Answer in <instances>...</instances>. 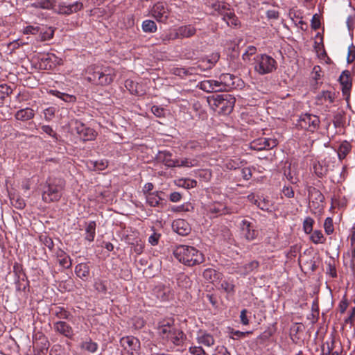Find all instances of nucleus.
I'll return each instance as SVG.
<instances>
[{
    "label": "nucleus",
    "instance_id": "nucleus-10",
    "mask_svg": "<svg viewBox=\"0 0 355 355\" xmlns=\"http://www.w3.org/2000/svg\"><path fill=\"white\" fill-rule=\"evenodd\" d=\"M53 329L56 333L69 339H71L74 336L72 327L64 321L60 320L54 322Z\"/></svg>",
    "mask_w": 355,
    "mask_h": 355
},
{
    "label": "nucleus",
    "instance_id": "nucleus-14",
    "mask_svg": "<svg viewBox=\"0 0 355 355\" xmlns=\"http://www.w3.org/2000/svg\"><path fill=\"white\" fill-rule=\"evenodd\" d=\"M235 98L230 94H225V96L220 105V107L217 109V112L222 114H230L234 106Z\"/></svg>",
    "mask_w": 355,
    "mask_h": 355
},
{
    "label": "nucleus",
    "instance_id": "nucleus-45",
    "mask_svg": "<svg viewBox=\"0 0 355 355\" xmlns=\"http://www.w3.org/2000/svg\"><path fill=\"white\" fill-rule=\"evenodd\" d=\"M309 196L311 198H314L315 200L318 202H322L324 200V196L323 194L317 189L312 188L311 190H309Z\"/></svg>",
    "mask_w": 355,
    "mask_h": 355
},
{
    "label": "nucleus",
    "instance_id": "nucleus-21",
    "mask_svg": "<svg viewBox=\"0 0 355 355\" xmlns=\"http://www.w3.org/2000/svg\"><path fill=\"white\" fill-rule=\"evenodd\" d=\"M153 293L157 298L163 301L169 300L172 295L171 288L164 285H157L155 286L153 289Z\"/></svg>",
    "mask_w": 355,
    "mask_h": 355
},
{
    "label": "nucleus",
    "instance_id": "nucleus-53",
    "mask_svg": "<svg viewBox=\"0 0 355 355\" xmlns=\"http://www.w3.org/2000/svg\"><path fill=\"white\" fill-rule=\"evenodd\" d=\"M41 129L43 132L47 134L48 135L53 138L55 140L58 139L57 134L50 125H43L41 126Z\"/></svg>",
    "mask_w": 355,
    "mask_h": 355
},
{
    "label": "nucleus",
    "instance_id": "nucleus-27",
    "mask_svg": "<svg viewBox=\"0 0 355 355\" xmlns=\"http://www.w3.org/2000/svg\"><path fill=\"white\" fill-rule=\"evenodd\" d=\"M172 155L168 151H159L157 159L168 167H175V159L171 158Z\"/></svg>",
    "mask_w": 355,
    "mask_h": 355
},
{
    "label": "nucleus",
    "instance_id": "nucleus-38",
    "mask_svg": "<svg viewBox=\"0 0 355 355\" xmlns=\"http://www.w3.org/2000/svg\"><path fill=\"white\" fill-rule=\"evenodd\" d=\"M351 149V144L348 141H344L338 148V155L339 159H343L346 157V155L350 152Z\"/></svg>",
    "mask_w": 355,
    "mask_h": 355
},
{
    "label": "nucleus",
    "instance_id": "nucleus-39",
    "mask_svg": "<svg viewBox=\"0 0 355 355\" xmlns=\"http://www.w3.org/2000/svg\"><path fill=\"white\" fill-rule=\"evenodd\" d=\"M141 28L144 32L148 33H155L157 29L155 22L150 19L144 20L142 22Z\"/></svg>",
    "mask_w": 355,
    "mask_h": 355
},
{
    "label": "nucleus",
    "instance_id": "nucleus-36",
    "mask_svg": "<svg viewBox=\"0 0 355 355\" xmlns=\"http://www.w3.org/2000/svg\"><path fill=\"white\" fill-rule=\"evenodd\" d=\"M53 314L59 319H66L70 320L71 317V314L70 312L67 311L64 308L57 306L54 309H52Z\"/></svg>",
    "mask_w": 355,
    "mask_h": 355
},
{
    "label": "nucleus",
    "instance_id": "nucleus-31",
    "mask_svg": "<svg viewBox=\"0 0 355 355\" xmlns=\"http://www.w3.org/2000/svg\"><path fill=\"white\" fill-rule=\"evenodd\" d=\"M225 96V94H214L207 98V102L210 107H211V109L217 112V109L220 107V105L223 101Z\"/></svg>",
    "mask_w": 355,
    "mask_h": 355
},
{
    "label": "nucleus",
    "instance_id": "nucleus-25",
    "mask_svg": "<svg viewBox=\"0 0 355 355\" xmlns=\"http://www.w3.org/2000/svg\"><path fill=\"white\" fill-rule=\"evenodd\" d=\"M171 73L184 78L188 76L197 74L196 67H189L185 69L183 67H174L171 70Z\"/></svg>",
    "mask_w": 355,
    "mask_h": 355
},
{
    "label": "nucleus",
    "instance_id": "nucleus-18",
    "mask_svg": "<svg viewBox=\"0 0 355 355\" xmlns=\"http://www.w3.org/2000/svg\"><path fill=\"white\" fill-rule=\"evenodd\" d=\"M340 83L342 86V92L344 95H349L352 88V80L349 71H344L339 77Z\"/></svg>",
    "mask_w": 355,
    "mask_h": 355
},
{
    "label": "nucleus",
    "instance_id": "nucleus-29",
    "mask_svg": "<svg viewBox=\"0 0 355 355\" xmlns=\"http://www.w3.org/2000/svg\"><path fill=\"white\" fill-rule=\"evenodd\" d=\"M208 211L213 215H223L230 213L228 209L221 203H214L208 207Z\"/></svg>",
    "mask_w": 355,
    "mask_h": 355
},
{
    "label": "nucleus",
    "instance_id": "nucleus-40",
    "mask_svg": "<svg viewBox=\"0 0 355 355\" xmlns=\"http://www.w3.org/2000/svg\"><path fill=\"white\" fill-rule=\"evenodd\" d=\"M108 166V162L105 159H101L97 161H90L88 163V166L94 170L103 171Z\"/></svg>",
    "mask_w": 355,
    "mask_h": 355
},
{
    "label": "nucleus",
    "instance_id": "nucleus-42",
    "mask_svg": "<svg viewBox=\"0 0 355 355\" xmlns=\"http://www.w3.org/2000/svg\"><path fill=\"white\" fill-rule=\"evenodd\" d=\"M40 37L41 41H47L53 38L54 29L52 27H48L44 31H40Z\"/></svg>",
    "mask_w": 355,
    "mask_h": 355
},
{
    "label": "nucleus",
    "instance_id": "nucleus-4",
    "mask_svg": "<svg viewBox=\"0 0 355 355\" xmlns=\"http://www.w3.org/2000/svg\"><path fill=\"white\" fill-rule=\"evenodd\" d=\"M277 62L270 55L266 53L259 54L254 58V69L259 75L272 73L277 69Z\"/></svg>",
    "mask_w": 355,
    "mask_h": 355
},
{
    "label": "nucleus",
    "instance_id": "nucleus-3",
    "mask_svg": "<svg viewBox=\"0 0 355 355\" xmlns=\"http://www.w3.org/2000/svg\"><path fill=\"white\" fill-rule=\"evenodd\" d=\"M175 257L183 264L193 266L204 261V256L196 248L189 245H179L174 252Z\"/></svg>",
    "mask_w": 355,
    "mask_h": 355
},
{
    "label": "nucleus",
    "instance_id": "nucleus-23",
    "mask_svg": "<svg viewBox=\"0 0 355 355\" xmlns=\"http://www.w3.org/2000/svg\"><path fill=\"white\" fill-rule=\"evenodd\" d=\"M55 6L56 0H36L30 4L32 8L44 10H55Z\"/></svg>",
    "mask_w": 355,
    "mask_h": 355
},
{
    "label": "nucleus",
    "instance_id": "nucleus-15",
    "mask_svg": "<svg viewBox=\"0 0 355 355\" xmlns=\"http://www.w3.org/2000/svg\"><path fill=\"white\" fill-rule=\"evenodd\" d=\"M13 272L15 273V275L16 277L15 279V283H16V288L18 291H25L26 286L28 285V283H26V284L22 285L19 283L20 280L24 281L25 274L23 272V267L22 265L19 263H15L13 266Z\"/></svg>",
    "mask_w": 355,
    "mask_h": 355
},
{
    "label": "nucleus",
    "instance_id": "nucleus-48",
    "mask_svg": "<svg viewBox=\"0 0 355 355\" xmlns=\"http://www.w3.org/2000/svg\"><path fill=\"white\" fill-rule=\"evenodd\" d=\"M321 69L319 66H315L313 69L312 71V78L314 80L315 83L312 84L313 86L317 88V86L318 85V80L320 79L321 78Z\"/></svg>",
    "mask_w": 355,
    "mask_h": 355
},
{
    "label": "nucleus",
    "instance_id": "nucleus-33",
    "mask_svg": "<svg viewBox=\"0 0 355 355\" xmlns=\"http://www.w3.org/2000/svg\"><path fill=\"white\" fill-rule=\"evenodd\" d=\"M80 347L81 349L88 352L95 353L98 349V345L88 338L80 343Z\"/></svg>",
    "mask_w": 355,
    "mask_h": 355
},
{
    "label": "nucleus",
    "instance_id": "nucleus-52",
    "mask_svg": "<svg viewBox=\"0 0 355 355\" xmlns=\"http://www.w3.org/2000/svg\"><path fill=\"white\" fill-rule=\"evenodd\" d=\"M194 161L189 160V159H184L182 160L175 159V167H180V166H186V167H192L195 166V164L193 163Z\"/></svg>",
    "mask_w": 355,
    "mask_h": 355
},
{
    "label": "nucleus",
    "instance_id": "nucleus-43",
    "mask_svg": "<svg viewBox=\"0 0 355 355\" xmlns=\"http://www.w3.org/2000/svg\"><path fill=\"white\" fill-rule=\"evenodd\" d=\"M162 40L166 43V42H168L170 40H174L176 39H179V35L178 34L177 29H175L173 31H171L168 33H164L161 37Z\"/></svg>",
    "mask_w": 355,
    "mask_h": 355
},
{
    "label": "nucleus",
    "instance_id": "nucleus-61",
    "mask_svg": "<svg viewBox=\"0 0 355 355\" xmlns=\"http://www.w3.org/2000/svg\"><path fill=\"white\" fill-rule=\"evenodd\" d=\"M347 62L351 63L355 59V46L352 44L348 48Z\"/></svg>",
    "mask_w": 355,
    "mask_h": 355
},
{
    "label": "nucleus",
    "instance_id": "nucleus-64",
    "mask_svg": "<svg viewBox=\"0 0 355 355\" xmlns=\"http://www.w3.org/2000/svg\"><path fill=\"white\" fill-rule=\"evenodd\" d=\"M319 316V309L316 303L313 302L312 305V313L311 317L313 322H315L318 320Z\"/></svg>",
    "mask_w": 355,
    "mask_h": 355
},
{
    "label": "nucleus",
    "instance_id": "nucleus-28",
    "mask_svg": "<svg viewBox=\"0 0 355 355\" xmlns=\"http://www.w3.org/2000/svg\"><path fill=\"white\" fill-rule=\"evenodd\" d=\"M75 273L82 280L85 281L89 275V266L86 263H80L75 267Z\"/></svg>",
    "mask_w": 355,
    "mask_h": 355
},
{
    "label": "nucleus",
    "instance_id": "nucleus-6",
    "mask_svg": "<svg viewBox=\"0 0 355 355\" xmlns=\"http://www.w3.org/2000/svg\"><path fill=\"white\" fill-rule=\"evenodd\" d=\"M320 123L318 116L306 113L300 116L297 125L302 129L314 132L319 128Z\"/></svg>",
    "mask_w": 355,
    "mask_h": 355
},
{
    "label": "nucleus",
    "instance_id": "nucleus-5",
    "mask_svg": "<svg viewBox=\"0 0 355 355\" xmlns=\"http://www.w3.org/2000/svg\"><path fill=\"white\" fill-rule=\"evenodd\" d=\"M72 131L76 133L80 139L83 141H92L96 137V131L87 127L83 123L78 120L71 121Z\"/></svg>",
    "mask_w": 355,
    "mask_h": 355
},
{
    "label": "nucleus",
    "instance_id": "nucleus-8",
    "mask_svg": "<svg viewBox=\"0 0 355 355\" xmlns=\"http://www.w3.org/2000/svg\"><path fill=\"white\" fill-rule=\"evenodd\" d=\"M149 13L157 21L165 22L169 17L170 10L166 3L157 2L150 8Z\"/></svg>",
    "mask_w": 355,
    "mask_h": 355
},
{
    "label": "nucleus",
    "instance_id": "nucleus-12",
    "mask_svg": "<svg viewBox=\"0 0 355 355\" xmlns=\"http://www.w3.org/2000/svg\"><path fill=\"white\" fill-rule=\"evenodd\" d=\"M174 320L171 318L163 320L158 323L157 331L159 335L163 340L166 337H168V335L172 329L174 327Z\"/></svg>",
    "mask_w": 355,
    "mask_h": 355
},
{
    "label": "nucleus",
    "instance_id": "nucleus-30",
    "mask_svg": "<svg viewBox=\"0 0 355 355\" xmlns=\"http://www.w3.org/2000/svg\"><path fill=\"white\" fill-rule=\"evenodd\" d=\"M220 83L225 88V91L234 87V79L236 77L230 73H223L220 76Z\"/></svg>",
    "mask_w": 355,
    "mask_h": 355
},
{
    "label": "nucleus",
    "instance_id": "nucleus-50",
    "mask_svg": "<svg viewBox=\"0 0 355 355\" xmlns=\"http://www.w3.org/2000/svg\"><path fill=\"white\" fill-rule=\"evenodd\" d=\"M257 52V48L254 46H249L247 47L245 51L242 55L243 60L245 61L250 60V57L253 55Z\"/></svg>",
    "mask_w": 355,
    "mask_h": 355
},
{
    "label": "nucleus",
    "instance_id": "nucleus-56",
    "mask_svg": "<svg viewBox=\"0 0 355 355\" xmlns=\"http://www.w3.org/2000/svg\"><path fill=\"white\" fill-rule=\"evenodd\" d=\"M189 351L192 355H207L201 346H191L189 347Z\"/></svg>",
    "mask_w": 355,
    "mask_h": 355
},
{
    "label": "nucleus",
    "instance_id": "nucleus-2",
    "mask_svg": "<svg viewBox=\"0 0 355 355\" xmlns=\"http://www.w3.org/2000/svg\"><path fill=\"white\" fill-rule=\"evenodd\" d=\"M89 82L101 85L110 84L115 77L114 70L110 67L91 65L86 69Z\"/></svg>",
    "mask_w": 355,
    "mask_h": 355
},
{
    "label": "nucleus",
    "instance_id": "nucleus-34",
    "mask_svg": "<svg viewBox=\"0 0 355 355\" xmlns=\"http://www.w3.org/2000/svg\"><path fill=\"white\" fill-rule=\"evenodd\" d=\"M221 277V274L212 268H207L203 272V277L211 283L216 282Z\"/></svg>",
    "mask_w": 355,
    "mask_h": 355
},
{
    "label": "nucleus",
    "instance_id": "nucleus-19",
    "mask_svg": "<svg viewBox=\"0 0 355 355\" xmlns=\"http://www.w3.org/2000/svg\"><path fill=\"white\" fill-rule=\"evenodd\" d=\"M336 98L335 93L331 91H322L316 96V102L318 105L333 103Z\"/></svg>",
    "mask_w": 355,
    "mask_h": 355
},
{
    "label": "nucleus",
    "instance_id": "nucleus-9",
    "mask_svg": "<svg viewBox=\"0 0 355 355\" xmlns=\"http://www.w3.org/2000/svg\"><path fill=\"white\" fill-rule=\"evenodd\" d=\"M277 145L276 139L271 138H260L253 141L250 144V148L255 150H263L266 149H270L275 147Z\"/></svg>",
    "mask_w": 355,
    "mask_h": 355
},
{
    "label": "nucleus",
    "instance_id": "nucleus-11",
    "mask_svg": "<svg viewBox=\"0 0 355 355\" xmlns=\"http://www.w3.org/2000/svg\"><path fill=\"white\" fill-rule=\"evenodd\" d=\"M240 225L241 234L246 240L252 241L257 237V232L250 222L247 220H243Z\"/></svg>",
    "mask_w": 355,
    "mask_h": 355
},
{
    "label": "nucleus",
    "instance_id": "nucleus-54",
    "mask_svg": "<svg viewBox=\"0 0 355 355\" xmlns=\"http://www.w3.org/2000/svg\"><path fill=\"white\" fill-rule=\"evenodd\" d=\"M211 85L213 87V92H223L225 91V88L223 85L222 83H220V78L218 80H211Z\"/></svg>",
    "mask_w": 355,
    "mask_h": 355
},
{
    "label": "nucleus",
    "instance_id": "nucleus-59",
    "mask_svg": "<svg viewBox=\"0 0 355 355\" xmlns=\"http://www.w3.org/2000/svg\"><path fill=\"white\" fill-rule=\"evenodd\" d=\"M83 8V4L80 1H76L71 4H69V9L71 15L72 13L77 12L78 11Z\"/></svg>",
    "mask_w": 355,
    "mask_h": 355
},
{
    "label": "nucleus",
    "instance_id": "nucleus-63",
    "mask_svg": "<svg viewBox=\"0 0 355 355\" xmlns=\"http://www.w3.org/2000/svg\"><path fill=\"white\" fill-rule=\"evenodd\" d=\"M60 266L64 268H69L71 265L70 257L67 255L64 256L62 259H59L58 260Z\"/></svg>",
    "mask_w": 355,
    "mask_h": 355
},
{
    "label": "nucleus",
    "instance_id": "nucleus-17",
    "mask_svg": "<svg viewBox=\"0 0 355 355\" xmlns=\"http://www.w3.org/2000/svg\"><path fill=\"white\" fill-rule=\"evenodd\" d=\"M168 336V337H166L164 340L171 342L175 345H180L183 343L184 338V333L175 327L170 331Z\"/></svg>",
    "mask_w": 355,
    "mask_h": 355
},
{
    "label": "nucleus",
    "instance_id": "nucleus-62",
    "mask_svg": "<svg viewBox=\"0 0 355 355\" xmlns=\"http://www.w3.org/2000/svg\"><path fill=\"white\" fill-rule=\"evenodd\" d=\"M151 111L157 117H162L164 115V110L157 105H153L151 107Z\"/></svg>",
    "mask_w": 355,
    "mask_h": 355
},
{
    "label": "nucleus",
    "instance_id": "nucleus-60",
    "mask_svg": "<svg viewBox=\"0 0 355 355\" xmlns=\"http://www.w3.org/2000/svg\"><path fill=\"white\" fill-rule=\"evenodd\" d=\"M234 288V286L232 284H231L227 281H223L220 284V288L224 290L227 293H233Z\"/></svg>",
    "mask_w": 355,
    "mask_h": 355
},
{
    "label": "nucleus",
    "instance_id": "nucleus-46",
    "mask_svg": "<svg viewBox=\"0 0 355 355\" xmlns=\"http://www.w3.org/2000/svg\"><path fill=\"white\" fill-rule=\"evenodd\" d=\"M314 220L311 217L305 218L303 223V229L306 234H310L313 231Z\"/></svg>",
    "mask_w": 355,
    "mask_h": 355
},
{
    "label": "nucleus",
    "instance_id": "nucleus-1",
    "mask_svg": "<svg viewBox=\"0 0 355 355\" xmlns=\"http://www.w3.org/2000/svg\"><path fill=\"white\" fill-rule=\"evenodd\" d=\"M65 181L61 178L49 177L42 185V199L46 203L58 202L62 196Z\"/></svg>",
    "mask_w": 355,
    "mask_h": 355
},
{
    "label": "nucleus",
    "instance_id": "nucleus-26",
    "mask_svg": "<svg viewBox=\"0 0 355 355\" xmlns=\"http://www.w3.org/2000/svg\"><path fill=\"white\" fill-rule=\"evenodd\" d=\"M162 191H154L148 193L146 196V202L150 207H158L160 204V201L162 200V198L160 194Z\"/></svg>",
    "mask_w": 355,
    "mask_h": 355
},
{
    "label": "nucleus",
    "instance_id": "nucleus-16",
    "mask_svg": "<svg viewBox=\"0 0 355 355\" xmlns=\"http://www.w3.org/2000/svg\"><path fill=\"white\" fill-rule=\"evenodd\" d=\"M196 340L198 344L210 347L215 343L213 336L206 331L199 330L197 333Z\"/></svg>",
    "mask_w": 355,
    "mask_h": 355
},
{
    "label": "nucleus",
    "instance_id": "nucleus-41",
    "mask_svg": "<svg viewBox=\"0 0 355 355\" xmlns=\"http://www.w3.org/2000/svg\"><path fill=\"white\" fill-rule=\"evenodd\" d=\"M311 241L314 244H320L325 242V238L320 230H315L310 236Z\"/></svg>",
    "mask_w": 355,
    "mask_h": 355
},
{
    "label": "nucleus",
    "instance_id": "nucleus-24",
    "mask_svg": "<svg viewBox=\"0 0 355 355\" xmlns=\"http://www.w3.org/2000/svg\"><path fill=\"white\" fill-rule=\"evenodd\" d=\"M35 116V112L33 109L30 107H26L24 109H21L18 110L15 114V117L17 120L26 121L30 119H32Z\"/></svg>",
    "mask_w": 355,
    "mask_h": 355
},
{
    "label": "nucleus",
    "instance_id": "nucleus-44",
    "mask_svg": "<svg viewBox=\"0 0 355 355\" xmlns=\"http://www.w3.org/2000/svg\"><path fill=\"white\" fill-rule=\"evenodd\" d=\"M55 12L59 15H71L69 5H65L64 3H60Z\"/></svg>",
    "mask_w": 355,
    "mask_h": 355
},
{
    "label": "nucleus",
    "instance_id": "nucleus-55",
    "mask_svg": "<svg viewBox=\"0 0 355 355\" xmlns=\"http://www.w3.org/2000/svg\"><path fill=\"white\" fill-rule=\"evenodd\" d=\"M55 112V108L53 107H49L44 110V116L46 121H51Z\"/></svg>",
    "mask_w": 355,
    "mask_h": 355
},
{
    "label": "nucleus",
    "instance_id": "nucleus-51",
    "mask_svg": "<svg viewBox=\"0 0 355 355\" xmlns=\"http://www.w3.org/2000/svg\"><path fill=\"white\" fill-rule=\"evenodd\" d=\"M314 173L318 177H322L327 172V168L323 167L320 162L315 163L313 165Z\"/></svg>",
    "mask_w": 355,
    "mask_h": 355
},
{
    "label": "nucleus",
    "instance_id": "nucleus-22",
    "mask_svg": "<svg viewBox=\"0 0 355 355\" xmlns=\"http://www.w3.org/2000/svg\"><path fill=\"white\" fill-rule=\"evenodd\" d=\"M180 38H189L193 36L197 31L196 27L191 24L184 25L176 28Z\"/></svg>",
    "mask_w": 355,
    "mask_h": 355
},
{
    "label": "nucleus",
    "instance_id": "nucleus-58",
    "mask_svg": "<svg viewBox=\"0 0 355 355\" xmlns=\"http://www.w3.org/2000/svg\"><path fill=\"white\" fill-rule=\"evenodd\" d=\"M94 287L96 291L101 293H105L107 291V286L105 282L100 279L96 280Z\"/></svg>",
    "mask_w": 355,
    "mask_h": 355
},
{
    "label": "nucleus",
    "instance_id": "nucleus-7",
    "mask_svg": "<svg viewBox=\"0 0 355 355\" xmlns=\"http://www.w3.org/2000/svg\"><path fill=\"white\" fill-rule=\"evenodd\" d=\"M120 345L129 355L139 354L141 349L139 340L133 336H123L120 339Z\"/></svg>",
    "mask_w": 355,
    "mask_h": 355
},
{
    "label": "nucleus",
    "instance_id": "nucleus-37",
    "mask_svg": "<svg viewBox=\"0 0 355 355\" xmlns=\"http://www.w3.org/2000/svg\"><path fill=\"white\" fill-rule=\"evenodd\" d=\"M254 205L263 211L270 212L272 211V203L268 199L263 198L262 199L255 200Z\"/></svg>",
    "mask_w": 355,
    "mask_h": 355
},
{
    "label": "nucleus",
    "instance_id": "nucleus-20",
    "mask_svg": "<svg viewBox=\"0 0 355 355\" xmlns=\"http://www.w3.org/2000/svg\"><path fill=\"white\" fill-rule=\"evenodd\" d=\"M219 58V55H213L211 59H205L200 62L199 64H198L196 66H194L193 67H196V71L197 73L199 71H205L208 69H211L216 63Z\"/></svg>",
    "mask_w": 355,
    "mask_h": 355
},
{
    "label": "nucleus",
    "instance_id": "nucleus-57",
    "mask_svg": "<svg viewBox=\"0 0 355 355\" xmlns=\"http://www.w3.org/2000/svg\"><path fill=\"white\" fill-rule=\"evenodd\" d=\"M252 331H245V332H243V331H238V330H234L232 329L231 331H230V334H231V338H233V339H239L240 338H243L245 337L246 335L248 334H251Z\"/></svg>",
    "mask_w": 355,
    "mask_h": 355
},
{
    "label": "nucleus",
    "instance_id": "nucleus-32",
    "mask_svg": "<svg viewBox=\"0 0 355 355\" xmlns=\"http://www.w3.org/2000/svg\"><path fill=\"white\" fill-rule=\"evenodd\" d=\"M96 223L95 221H89L85 226V239L88 241H93L96 235Z\"/></svg>",
    "mask_w": 355,
    "mask_h": 355
},
{
    "label": "nucleus",
    "instance_id": "nucleus-49",
    "mask_svg": "<svg viewBox=\"0 0 355 355\" xmlns=\"http://www.w3.org/2000/svg\"><path fill=\"white\" fill-rule=\"evenodd\" d=\"M324 228L325 232L327 234H331L334 232V228L333 220L331 218L328 217L325 219L324 223Z\"/></svg>",
    "mask_w": 355,
    "mask_h": 355
},
{
    "label": "nucleus",
    "instance_id": "nucleus-13",
    "mask_svg": "<svg viewBox=\"0 0 355 355\" xmlns=\"http://www.w3.org/2000/svg\"><path fill=\"white\" fill-rule=\"evenodd\" d=\"M172 227L174 232L181 236H187L191 232L189 224L184 219H177L173 222Z\"/></svg>",
    "mask_w": 355,
    "mask_h": 355
},
{
    "label": "nucleus",
    "instance_id": "nucleus-35",
    "mask_svg": "<svg viewBox=\"0 0 355 355\" xmlns=\"http://www.w3.org/2000/svg\"><path fill=\"white\" fill-rule=\"evenodd\" d=\"M259 264L257 261H252L249 263H247L239 268V272L241 275H246L254 270L257 269Z\"/></svg>",
    "mask_w": 355,
    "mask_h": 355
},
{
    "label": "nucleus",
    "instance_id": "nucleus-47",
    "mask_svg": "<svg viewBox=\"0 0 355 355\" xmlns=\"http://www.w3.org/2000/svg\"><path fill=\"white\" fill-rule=\"evenodd\" d=\"M211 80H206L201 81L199 83L198 87L201 90H203L206 92H213V87L211 85Z\"/></svg>",
    "mask_w": 355,
    "mask_h": 355
}]
</instances>
